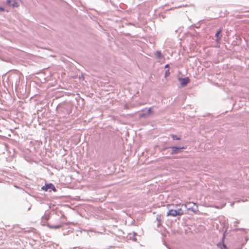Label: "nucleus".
<instances>
[{"mask_svg":"<svg viewBox=\"0 0 249 249\" xmlns=\"http://www.w3.org/2000/svg\"><path fill=\"white\" fill-rule=\"evenodd\" d=\"M184 213V212L182 208H177L175 209H171L168 210L166 215L171 216H177L181 215Z\"/></svg>","mask_w":249,"mask_h":249,"instance_id":"f257e3e1","label":"nucleus"},{"mask_svg":"<svg viewBox=\"0 0 249 249\" xmlns=\"http://www.w3.org/2000/svg\"><path fill=\"white\" fill-rule=\"evenodd\" d=\"M153 108V107L148 108L147 110L146 108L142 109V111L143 112L139 114V118H146L148 116L153 114L154 112Z\"/></svg>","mask_w":249,"mask_h":249,"instance_id":"f03ea898","label":"nucleus"},{"mask_svg":"<svg viewBox=\"0 0 249 249\" xmlns=\"http://www.w3.org/2000/svg\"><path fill=\"white\" fill-rule=\"evenodd\" d=\"M187 146L185 145H182V146H177V145H173L171 146V154L176 155L179 153H181L182 152V150L183 149H185L186 148Z\"/></svg>","mask_w":249,"mask_h":249,"instance_id":"7ed1b4c3","label":"nucleus"},{"mask_svg":"<svg viewBox=\"0 0 249 249\" xmlns=\"http://www.w3.org/2000/svg\"><path fill=\"white\" fill-rule=\"evenodd\" d=\"M182 207H184L188 210H191L193 212H196L198 211L197 206L193 202H189L186 204H183L181 205Z\"/></svg>","mask_w":249,"mask_h":249,"instance_id":"20e7f679","label":"nucleus"},{"mask_svg":"<svg viewBox=\"0 0 249 249\" xmlns=\"http://www.w3.org/2000/svg\"><path fill=\"white\" fill-rule=\"evenodd\" d=\"M41 190L46 192L53 191L55 192L57 191L54 185L52 183H45V185L41 187Z\"/></svg>","mask_w":249,"mask_h":249,"instance_id":"39448f33","label":"nucleus"},{"mask_svg":"<svg viewBox=\"0 0 249 249\" xmlns=\"http://www.w3.org/2000/svg\"><path fill=\"white\" fill-rule=\"evenodd\" d=\"M178 81L180 82V84L181 87H184L190 83V79L188 77H185L184 78L178 77Z\"/></svg>","mask_w":249,"mask_h":249,"instance_id":"423d86ee","label":"nucleus"},{"mask_svg":"<svg viewBox=\"0 0 249 249\" xmlns=\"http://www.w3.org/2000/svg\"><path fill=\"white\" fill-rule=\"evenodd\" d=\"M161 152L163 155H166L168 157H169L173 154H171V148L170 147H164L161 149Z\"/></svg>","mask_w":249,"mask_h":249,"instance_id":"0eeeda50","label":"nucleus"},{"mask_svg":"<svg viewBox=\"0 0 249 249\" xmlns=\"http://www.w3.org/2000/svg\"><path fill=\"white\" fill-rule=\"evenodd\" d=\"M222 29L221 28H219L216 31V32L215 34V37H216L215 41L217 43H220V40L222 37Z\"/></svg>","mask_w":249,"mask_h":249,"instance_id":"6e6552de","label":"nucleus"},{"mask_svg":"<svg viewBox=\"0 0 249 249\" xmlns=\"http://www.w3.org/2000/svg\"><path fill=\"white\" fill-rule=\"evenodd\" d=\"M225 232L223 234V237L221 240V242L220 243H218L217 245V246L220 249H228V247L226 245V244L224 243V239L225 238Z\"/></svg>","mask_w":249,"mask_h":249,"instance_id":"1a4fd4ad","label":"nucleus"},{"mask_svg":"<svg viewBox=\"0 0 249 249\" xmlns=\"http://www.w3.org/2000/svg\"><path fill=\"white\" fill-rule=\"evenodd\" d=\"M47 226L50 229H59L62 227L61 224L52 225L50 222L47 223Z\"/></svg>","mask_w":249,"mask_h":249,"instance_id":"9d476101","label":"nucleus"},{"mask_svg":"<svg viewBox=\"0 0 249 249\" xmlns=\"http://www.w3.org/2000/svg\"><path fill=\"white\" fill-rule=\"evenodd\" d=\"M137 235V233L135 232V231H133V233H129L128 235V236L129 237V238L130 239V240H132L135 242H136L137 241V238L135 237V236Z\"/></svg>","mask_w":249,"mask_h":249,"instance_id":"9b49d317","label":"nucleus"},{"mask_svg":"<svg viewBox=\"0 0 249 249\" xmlns=\"http://www.w3.org/2000/svg\"><path fill=\"white\" fill-rule=\"evenodd\" d=\"M18 78H17V80L15 83V90L16 91H18V89H20V81H19V78H18Z\"/></svg>","mask_w":249,"mask_h":249,"instance_id":"f8f14e48","label":"nucleus"},{"mask_svg":"<svg viewBox=\"0 0 249 249\" xmlns=\"http://www.w3.org/2000/svg\"><path fill=\"white\" fill-rule=\"evenodd\" d=\"M171 137L172 138L173 140H180L181 138L179 136H178L177 135L175 134H171L170 135Z\"/></svg>","mask_w":249,"mask_h":249,"instance_id":"ddd939ff","label":"nucleus"},{"mask_svg":"<svg viewBox=\"0 0 249 249\" xmlns=\"http://www.w3.org/2000/svg\"><path fill=\"white\" fill-rule=\"evenodd\" d=\"M156 219L158 221V223L157 224V226H158V227H159L161 225V215H157Z\"/></svg>","mask_w":249,"mask_h":249,"instance_id":"4468645a","label":"nucleus"},{"mask_svg":"<svg viewBox=\"0 0 249 249\" xmlns=\"http://www.w3.org/2000/svg\"><path fill=\"white\" fill-rule=\"evenodd\" d=\"M156 56L159 59L162 57V53L160 51H157L155 53Z\"/></svg>","mask_w":249,"mask_h":249,"instance_id":"2eb2a0df","label":"nucleus"},{"mask_svg":"<svg viewBox=\"0 0 249 249\" xmlns=\"http://www.w3.org/2000/svg\"><path fill=\"white\" fill-rule=\"evenodd\" d=\"M170 74V70L169 69H167L165 71L164 77L166 78Z\"/></svg>","mask_w":249,"mask_h":249,"instance_id":"dca6fc26","label":"nucleus"},{"mask_svg":"<svg viewBox=\"0 0 249 249\" xmlns=\"http://www.w3.org/2000/svg\"><path fill=\"white\" fill-rule=\"evenodd\" d=\"M11 5L13 7H17L18 6V4L17 2L14 1L12 4H11Z\"/></svg>","mask_w":249,"mask_h":249,"instance_id":"f3484780","label":"nucleus"},{"mask_svg":"<svg viewBox=\"0 0 249 249\" xmlns=\"http://www.w3.org/2000/svg\"><path fill=\"white\" fill-rule=\"evenodd\" d=\"M12 0H6V4L8 5H11L12 3Z\"/></svg>","mask_w":249,"mask_h":249,"instance_id":"a211bd4d","label":"nucleus"},{"mask_svg":"<svg viewBox=\"0 0 249 249\" xmlns=\"http://www.w3.org/2000/svg\"><path fill=\"white\" fill-rule=\"evenodd\" d=\"M0 11L4 12L5 11V9L2 6H0Z\"/></svg>","mask_w":249,"mask_h":249,"instance_id":"6ab92c4d","label":"nucleus"},{"mask_svg":"<svg viewBox=\"0 0 249 249\" xmlns=\"http://www.w3.org/2000/svg\"><path fill=\"white\" fill-rule=\"evenodd\" d=\"M164 68L165 69H169V64H167L166 65H165V67H164Z\"/></svg>","mask_w":249,"mask_h":249,"instance_id":"aec40b11","label":"nucleus"},{"mask_svg":"<svg viewBox=\"0 0 249 249\" xmlns=\"http://www.w3.org/2000/svg\"><path fill=\"white\" fill-rule=\"evenodd\" d=\"M24 87V86H22V91H20V92H25V89H24V88H23L24 87Z\"/></svg>","mask_w":249,"mask_h":249,"instance_id":"412c9836","label":"nucleus"},{"mask_svg":"<svg viewBox=\"0 0 249 249\" xmlns=\"http://www.w3.org/2000/svg\"><path fill=\"white\" fill-rule=\"evenodd\" d=\"M31 207H32V205L30 204V206H29V207H28V209H27L28 211H29L31 209Z\"/></svg>","mask_w":249,"mask_h":249,"instance_id":"4be33fe9","label":"nucleus"},{"mask_svg":"<svg viewBox=\"0 0 249 249\" xmlns=\"http://www.w3.org/2000/svg\"><path fill=\"white\" fill-rule=\"evenodd\" d=\"M36 199H37L38 198H39V197L36 196H33Z\"/></svg>","mask_w":249,"mask_h":249,"instance_id":"5701e85b","label":"nucleus"},{"mask_svg":"<svg viewBox=\"0 0 249 249\" xmlns=\"http://www.w3.org/2000/svg\"><path fill=\"white\" fill-rule=\"evenodd\" d=\"M15 187L16 188H17V189H19V188H20V187H18V186H17V185H15Z\"/></svg>","mask_w":249,"mask_h":249,"instance_id":"b1692460","label":"nucleus"},{"mask_svg":"<svg viewBox=\"0 0 249 249\" xmlns=\"http://www.w3.org/2000/svg\"><path fill=\"white\" fill-rule=\"evenodd\" d=\"M234 223H235V224H237V223H239V222H238V221H235V222H234Z\"/></svg>","mask_w":249,"mask_h":249,"instance_id":"393cba45","label":"nucleus"},{"mask_svg":"<svg viewBox=\"0 0 249 249\" xmlns=\"http://www.w3.org/2000/svg\"><path fill=\"white\" fill-rule=\"evenodd\" d=\"M164 245L166 246V247H167L168 249H170V248L169 247H168L167 245H165V244H164Z\"/></svg>","mask_w":249,"mask_h":249,"instance_id":"a878e982","label":"nucleus"},{"mask_svg":"<svg viewBox=\"0 0 249 249\" xmlns=\"http://www.w3.org/2000/svg\"><path fill=\"white\" fill-rule=\"evenodd\" d=\"M201 21H202V20H199V21L198 22V23L200 22Z\"/></svg>","mask_w":249,"mask_h":249,"instance_id":"bb28decb","label":"nucleus"}]
</instances>
